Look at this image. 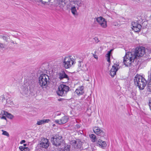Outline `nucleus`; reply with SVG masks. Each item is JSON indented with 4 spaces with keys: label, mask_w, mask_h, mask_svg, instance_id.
Instances as JSON below:
<instances>
[{
    "label": "nucleus",
    "mask_w": 151,
    "mask_h": 151,
    "mask_svg": "<svg viewBox=\"0 0 151 151\" xmlns=\"http://www.w3.org/2000/svg\"><path fill=\"white\" fill-rule=\"evenodd\" d=\"M134 83L140 90H143L147 84V81L142 76L137 75L134 78Z\"/></svg>",
    "instance_id": "obj_1"
},
{
    "label": "nucleus",
    "mask_w": 151,
    "mask_h": 151,
    "mask_svg": "<svg viewBox=\"0 0 151 151\" xmlns=\"http://www.w3.org/2000/svg\"><path fill=\"white\" fill-rule=\"evenodd\" d=\"M49 76L45 74H42L39 77L38 83L41 87L46 88L49 83Z\"/></svg>",
    "instance_id": "obj_2"
},
{
    "label": "nucleus",
    "mask_w": 151,
    "mask_h": 151,
    "mask_svg": "<svg viewBox=\"0 0 151 151\" xmlns=\"http://www.w3.org/2000/svg\"><path fill=\"white\" fill-rule=\"evenodd\" d=\"M129 53H131V52H128L126 53L124 57L123 63L127 67L130 66L132 62H133L134 59L136 58L135 56L134 55H131Z\"/></svg>",
    "instance_id": "obj_3"
},
{
    "label": "nucleus",
    "mask_w": 151,
    "mask_h": 151,
    "mask_svg": "<svg viewBox=\"0 0 151 151\" xmlns=\"http://www.w3.org/2000/svg\"><path fill=\"white\" fill-rule=\"evenodd\" d=\"M71 56H67L63 60V65L66 69L70 68L73 65L76 63L75 59L71 58Z\"/></svg>",
    "instance_id": "obj_4"
},
{
    "label": "nucleus",
    "mask_w": 151,
    "mask_h": 151,
    "mask_svg": "<svg viewBox=\"0 0 151 151\" xmlns=\"http://www.w3.org/2000/svg\"><path fill=\"white\" fill-rule=\"evenodd\" d=\"M69 89L70 88L68 86L63 84H60L59 86L58 89L57 91V94L61 96H65Z\"/></svg>",
    "instance_id": "obj_5"
},
{
    "label": "nucleus",
    "mask_w": 151,
    "mask_h": 151,
    "mask_svg": "<svg viewBox=\"0 0 151 151\" xmlns=\"http://www.w3.org/2000/svg\"><path fill=\"white\" fill-rule=\"evenodd\" d=\"M33 88V83L32 81H29L28 82L24 81V85L21 87V93L23 95H27L29 93V88L31 89Z\"/></svg>",
    "instance_id": "obj_6"
},
{
    "label": "nucleus",
    "mask_w": 151,
    "mask_h": 151,
    "mask_svg": "<svg viewBox=\"0 0 151 151\" xmlns=\"http://www.w3.org/2000/svg\"><path fill=\"white\" fill-rule=\"evenodd\" d=\"M131 53H129L131 55H134L136 58L142 57L145 54V48L142 47L137 48L135 50H132Z\"/></svg>",
    "instance_id": "obj_7"
},
{
    "label": "nucleus",
    "mask_w": 151,
    "mask_h": 151,
    "mask_svg": "<svg viewBox=\"0 0 151 151\" xmlns=\"http://www.w3.org/2000/svg\"><path fill=\"white\" fill-rule=\"evenodd\" d=\"M51 140L52 144L57 146L60 145L63 140L62 136L60 134H58L53 136Z\"/></svg>",
    "instance_id": "obj_8"
},
{
    "label": "nucleus",
    "mask_w": 151,
    "mask_h": 151,
    "mask_svg": "<svg viewBox=\"0 0 151 151\" xmlns=\"http://www.w3.org/2000/svg\"><path fill=\"white\" fill-rule=\"evenodd\" d=\"M96 20L102 27L105 28L107 27V22L103 17H97L96 18Z\"/></svg>",
    "instance_id": "obj_9"
},
{
    "label": "nucleus",
    "mask_w": 151,
    "mask_h": 151,
    "mask_svg": "<svg viewBox=\"0 0 151 151\" xmlns=\"http://www.w3.org/2000/svg\"><path fill=\"white\" fill-rule=\"evenodd\" d=\"M132 26L133 30L136 32H139L140 31L142 26L141 24H138L137 21L132 22Z\"/></svg>",
    "instance_id": "obj_10"
},
{
    "label": "nucleus",
    "mask_w": 151,
    "mask_h": 151,
    "mask_svg": "<svg viewBox=\"0 0 151 151\" xmlns=\"http://www.w3.org/2000/svg\"><path fill=\"white\" fill-rule=\"evenodd\" d=\"M49 145L48 140L44 137L41 138V142L40 144V147L45 148H47Z\"/></svg>",
    "instance_id": "obj_11"
},
{
    "label": "nucleus",
    "mask_w": 151,
    "mask_h": 151,
    "mask_svg": "<svg viewBox=\"0 0 151 151\" xmlns=\"http://www.w3.org/2000/svg\"><path fill=\"white\" fill-rule=\"evenodd\" d=\"M119 64H114L112 66V68L111 69L110 71V74L112 77L116 74V71L119 70Z\"/></svg>",
    "instance_id": "obj_12"
},
{
    "label": "nucleus",
    "mask_w": 151,
    "mask_h": 151,
    "mask_svg": "<svg viewBox=\"0 0 151 151\" xmlns=\"http://www.w3.org/2000/svg\"><path fill=\"white\" fill-rule=\"evenodd\" d=\"M68 117L67 116H65L60 119L55 120V122L59 124H62L66 123L68 121Z\"/></svg>",
    "instance_id": "obj_13"
},
{
    "label": "nucleus",
    "mask_w": 151,
    "mask_h": 151,
    "mask_svg": "<svg viewBox=\"0 0 151 151\" xmlns=\"http://www.w3.org/2000/svg\"><path fill=\"white\" fill-rule=\"evenodd\" d=\"M94 132L97 135L101 137H104V132L103 130L101 129L100 128L95 127L93 128Z\"/></svg>",
    "instance_id": "obj_14"
},
{
    "label": "nucleus",
    "mask_w": 151,
    "mask_h": 151,
    "mask_svg": "<svg viewBox=\"0 0 151 151\" xmlns=\"http://www.w3.org/2000/svg\"><path fill=\"white\" fill-rule=\"evenodd\" d=\"M59 78L60 80L64 79H66L68 81L69 79V77L65 73L64 71H61L58 74Z\"/></svg>",
    "instance_id": "obj_15"
},
{
    "label": "nucleus",
    "mask_w": 151,
    "mask_h": 151,
    "mask_svg": "<svg viewBox=\"0 0 151 151\" xmlns=\"http://www.w3.org/2000/svg\"><path fill=\"white\" fill-rule=\"evenodd\" d=\"M48 1H45L42 0H38V1L41 2L42 4L44 5L47 4L50 6H55L54 0H48Z\"/></svg>",
    "instance_id": "obj_16"
},
{
    "label": "nucleus",
    "mask_w": 151,
    "mask_h": 151,
    "mask_svg": "<svg viewBox=\"0 0 151 151\" xmlns=\"http://www.w3.org/2000/svg\"><path fill=\"white\" fill-rule=\"evenodd\" d=\"M65 0H56V2H55V6H59L60 7H63L65 4Z\"/></svg>",
    "instance_id": "obj_17"
},
{
    "label": "nucleus",
    "mask_w": 151,
    "mask_h": 151,
    "mask_svg": "<svg viewBox=\"0 0 151 151\" xmlns=\"http://www.w3.org/2000/svg\"><path fill=\"white\" fill-rule=\"evenodd\" d=\"M75 93L79 96L82 95L84 93V87L82 86L79 87L76 89Z\"/></svg>",
    "instance_id": "obj_18"
},
{
    "label": "nucleus",
    "mask_w": 151,
    "mask_h": 151,
    "mask_svg": "<svg viewBox=\"0 0 151 151\" xmlns=\"http://www.w3.org/2000/svg\"><path fill=\"white\" fill-rule=\"evenodd\" d=\"M70 2H73V4H76L78 7L84 5L83 2L81 0H69Z\"/></svg>",
    "instance_id": "obj_19"
},
{
    "label": "nucleus",
    "mask_w": 151,
    "mask_h": 151,
    "mask_svg": "<svg viewBox=\"0 0 151 151\" xmlns=\"http://www.w3.org/2000/svg\"><path fill=\"white\" fill-rule=\"evenodd\" d=\"M97 144L99 146L101 147L102 148H104L106 146V144L104 141H103L101 139L98 140Z\"/></svg>",
    "instance_id": "obj_20"
},
{
    "label": "nucleus",
    "mask_w": 151,
    "mask_h": 151,
    "mask_svg": "<svg viewBox=\"0 0 151 151\" xmlns=\"http://www.w3.org/2000/svg\"><path fill=\"white\" fill-rule=\"evenodd\" d=\"M150 79V81L147 85V92L148 93H151V78H149Z\"/></svg>",
    "instance_id": "obj_21"
},
{
    "label": "nucleus",
    "mask_w": 151,
    "mask_h": 151,
    "mask_svg": "<svg viewBox=\"0 0 151 151\" xmlns=\"http://www.w3.org/2000/svg\"><path fill=\"white\" fill-rule=\"evenodd\" d=\"M5 113V111L0 110V118L2 119H6V118L5 116H4V114Z\"/></svg>",
    "instance_id": "obj_22"
},
{
    "label": "nucleus",
    "mask_w": 151,
    "mask_h": 151,
    "mask_svg": "<svg viewBox=\"0 0 151 151\" xmlns=\"http://www.w3.org/2000/svg\"><path fill=\"white\" fill-rule=\"evenodd\" d=\"M89 137L91 139V141L93 142H94L97 140V139L96 136L93 134H89Z\"/></svg>",
    "instance_id": "obj_23"
},
{
    "label": "nucleus",
    "mask_w": 151,
    "mask_h": 151,
    "mask_svg": "<svg viewBox=\"0 0 151 151\" xmlns=\"http://www.w3.org/2000/svg\"><path fill=\"white\" fill-rule=\"evenodd\" d=\"M111 51V50L108 52L106 55V57H107V61L109 63L110 62V56Z\"/></svg>",
    "instance_id": "obj_24"
},
{
    "label": "nucleus",
    "mask_w": 151,
    "mask_h": 151,
    "mask_svg": "<svg viewBox=\"0 0 151 151\" xmlns=\"http://www.w3.org/2000/svg\"><path fill=\"white\" fill-rule=\"evenodd\" d=\"M19 149L21 151H29V149L27 147H25L23 146H21L19 147Z\"/></svg>",
    "instance_id": "obj_25"
},
{
    "label": "nucleus",
    "mask_w": 151,
    "mask_h": 151,
    "mask_svg": "<svg viewBox=\"0 0 151 151\" xmlns=\"http://www.w3.org/2000/svg\"><path fill=\"white\" fill-rule=\"evenodd\" d=\"M70 146L67 145L65 147L63 148H61L60 151H70Z\"/></svg>",
    "instance_id": "obj_26"
},
{
    "label": "nucleus",
    "mask_w": 151,
    "mask_h": 151,
    "mask_svg": "<svg viewBox=\"0 0 151 151\" xmlns=\"http://www.w3.org/2000/svg\"><path fill=\"white\" fill-rule=\"evenodd\" d=\"M4 115L6 116L8 118L10 119H12L13 118V116L10 113H8L7 112L5 111V113L4 114Z\"/></svg>",
    "instance_id": "obj_27"
},
{
    "label": "nucleus",
    "mask_w": 151,
    "mask_h": 151,
    "mask_svg": "<svg viewBox=\"0 0 151 151\" xmlns=\"http://www.w3.org/2000/svg\"><path fill=\"white\" fill-rule=\"evenodd\" d=\"M0 37L2 38L4 40H5L7 42L8 40V36L6 35H3L0 36Z\"/></svg>",
    "instance_id": "obj_28"
},
{
    "label": "nucleus",
    "mask_w": 151,
    "mask_h": 151,
    "mask_svg": "<svg viewBox=\"0 0 151 151\" xmlns=\"http://www.w3.org/2000/svg\"><path fill=\"white\" fill-rule=\"evenodd\" d=\"M71 10L72 14L73 15H75L77 12L76 7L75 6L72 7Z\"/></svg>",
    "instance_id": "obj_29"
},
{
    "label": "nucleus",
    "mask_w": 151,
    "mask_h": 151,
    "mask_svg": "<svg viewBox=\"0 0 151 151\" xmlns=\"http://www.w3.org/2000/svg\"><path fill=\"white\" fill-rule=\"evenodd\" d=\"M73 143H74V144H77L76 145V147L78 148L81 149V145L80 144V143H79V144L77 143V142L75 140H73Z\"/></svg>",
    "instance_id": "obj_30"
},
{
    "label": "nucleus",
    "mask_w": 151,
    "mask_h": 151,
    "mask_svg": "<svg viewBox=\"0 0 151 151\" xmlns=\"http://www.w3.org/2000/svg\"><path fill=\"white\" fill-rule=\"evenodd\" d=\"M2 131L3 132V133H2V134L5 135V136H6L7 137L9 136V134L8 133V132H6L4 130H2Z\"/></svg>",
    "instance_id": "obj_31"
},
{
    "label": "nucleus",
    "mask_w": 151,
    "mask_h": 151,
    "mask_svg": "<svg viewBox=\"0 0 151 151\" xmlns=\"http://www.w3.org/2000/svg\"><path fill=\"white\" fill-rule=\"evenodd\" d=\"M6 46L2 43H0V48L1 49H2L3 48H5L6 47Z\"/></svg>",
    "instance_id": "obj_32"
},
{
    "label": "nucleus",
    "mask_w": 151,
    "mask_h": 151,
    "mask_svg": "<svg viewBox=\"0 0 151 151\" xmlns=\"http://www.w3.org/2000/svg\"><path fill=\"white\" fill-rule=\"evenodd\" d=\"M44 124L43 123V121L42 120H40V121H37V124L38 125H41L42 124Z\"/></svg>",
    "instance_id": "obj_33"
},
{
    "label": "nucleus",
    "mask_w": 151,
    "mask_h": 151,
    "mask_svg": "<svg viewBox=\"0 0 151 151\" xmlns=\"http://www.w3.org/2000/svg\"><path fill=\"white\" fill-rule=\"evenodd\" d=\"M81 127V125L80 124L78 123L76 124L75 125V128L76 129H79Z\"/></svg>",
    "instance_id": "obj_34"
},
{
    "label": "nucleus",
    "mask_w": 151,
    "mask_h": 151,
    "mask_svg": "<svg viewBox=\"0 0 151 151\" xmlns=\"http://www.w3.org/2000/svg\"><path fill=\"white\" fill-rule=\"evenodd\" d=\"M43 121V123L44 124L48 123L50 121V120L49 119H44L42 120Z\"/></svg>",
    "instance_id": "obj_35"
},
{
    "label": "nucleus",
    "mask_w": 151,
    "mask_h": 151,
    "mask_svg": "<svg viewBox=\"0 0 151 151\" xmlns=\"http://www.w3.org/2000/svg\"><path fill=\"white\" fill-rule=\"evenodd\" d=\"M0 100L2 101L5 100V97L4 95H2L0 96Z\"/></svg>",
    "instance_id": "obj_36"
},
{
    "label": "nucleus",
    "mask_w": 151,
    "mask_h": 151,
    "mask_svg": "<svg viewBox=\"0 0 151 151\" xmlns=\"http://www.w3.org/2000/svg\"><path fill=\"white\" fill-rule=\"evenodd\" d=\"M148 105L149 106L150 109L151 110V98L149 100Z\"/></svg>",
    "instance_id": "obj_37"
},
{
    "label": "nucleus",
    "mask_w": 151,
    "mask_h": 151,
    "mask_svg": "<svg viewBox=\"0 0 151 151\" xmlns=\"http://www.w3.org/2000/svg\"><path fill=\"white\" fill-rule=\"evenodd\" d=\"M113 24L114 26H118L119 25V24L116 22H113Z\"/></svg>",
    "instance_id": "obj_38"
},
{
    "label": "nucleus",
    "mask_w": 151,
    "mask_h": 151,
    "mask_svg": "<svg viewBox=\"0 0 151 151\" xmlns=\"http://www.w3.org/2000/svg\"><path fill=\"white\" fill-rule=\"evenodd\" d=\"M95 42H96L97 43H98L99 41L98 38L97 37H95L94 38Z\"/></svg>",
    "instance_id": "obj_39"
},
{
    "label": "nucleus",
    "mask_w": 151,
    "mask_h": 151,
    "mask_svg": "<svg viewBox=\"0 0 151 151\" xmlns=\"http://www.w3.org/2000/svg\"><path fill=\"white\" fill-rule=\"evenodd\" d=\"M147 56L148 59H151V52Z\"/></svg>",
    "instance_id": "obj_40"
},
{
    "label": "nucleus",
    "mask_w": 151,
    "mask_h": 151,
    "mask_svg": "<svg viewBox=\"0 0 151 151\" xmlns=\"http://www.w3.org/2000/svg\"><path fill=\"white\" fill-rule=\"evenodd\" d=\"M78 66L79 67H81V63H82V62L81 61H79L78 62Z\"/></svg>",
    "instance_id": "obj_41"
},
{
    "label": "nucleus",
    "mask_w": 151,
    "mask_h": 151,
    "mask_svg": "<svg viewBox=\"0 0 151 151\" xmlns=\"http://www.w3.org/2000/svg\"><path fill=\"white\" fill-rule=\"evenodd\" d=\"M25 141L24 140H22L20 142V144H22L23 143L25 142Z\"/></svg>",
    "instance_id": "obj_42"
},
{
    "label": "nucleus",
    "mask_w": 151,
    "mask_h": 151,
    "mask_svg": "<svg viewBox=\"0 0 151 151\" xmlns=\"http://www.w3.org/2000/svg\"><path fill=\"white\" fill-rule=\"evenodd\" d=\"M94 57L95 58H97V57L96 55H94Z\"/></svg>",
    "instance_id": "obj_43"
},
{
    "label": "nucleus",
    "mask_w": 151,
    "mask_h": 151,
    "mask_svg": "<svg viewBox=\"0 0 151 151\" xmlns=\"http://www.w3.org/2000/svg\"><path fill=\"white\" fill-rule=\"evenodd\" d=\"M80 133L81 134H82L83 133V131H80Z\"/></svg>",
    "instance_id": "obj_44"
},
{
    "label": "nucleus",
    "mask_w": 151,
    "mask_h": 151,
    "mask_svg": "<svg viewBox=\"0 0 151 151\" xmlns=\"http://www.w3.org/2000/svg\"><path fill=\"white\" fill-rule=\"evenodd\" d=\"M13 103L12 102H12H10V104L11 105H12V104H13Z\"/></svg>",
    "instance_id": "obj_45"
},
{
    "label": "nucleus",
    "mask_w": 151,
    "mask_h": 151,
    "mask_svg": "<svg viewBox=\"0 0 151 151\" xmlns=\"http://www.w3.org/2000/svg\"><path fill=\"white\" fill-rule=\"evenodd\" d=\"M27 145V144H24V146H26Z\"/></svg>",
    "instance_id": "obj_46"
},
{
    "label": "nucleus",
    "mask_w": 151,
    "mask_h": 151,
    "mask_svg": "<svg viewBox=\"0 0 151 151\" xmlns=\"http://www.w3.org/2000/svg\"><path fill=\"white\" fill-rule=\"evenodd\" d=\"M52 126H53V127H54V126H55V124H53Z\"/></svg>",
    "instance_id": "obj_47"
},
{
    "label": "nucleus",
    "mask_w": 151,
    "mask_h": 151,
    "mask_svg": "<svg viewBox=\"0 0 151 151\" xmlns=\"http://www.w3.org/2000/svg\"><path fill=\"white\" fill-rule=\"evenodd\" d=\"M6 102H8V103H9L8 101H6Z\"/></svg>",
    "instance_id": "obj_48"
}]
</instances>
